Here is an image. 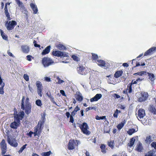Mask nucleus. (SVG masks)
Listing matches in <instances>:
<instances>
[{"mask_svg":"<svg viewBox=\"0 0 156 156\" xmlns=\"http://www.w3.org/2000/svg\"><path fill=\"white\" fill-rule=\"evenodd\" d=\"M156 50V47H153L147 50L144 54V56H147L149 55L151 53Z\"/></svg>","mask_w":156,"mask_h":156,"instance_id":"dca6fc26","label":"nucleus"},{"mask_svg":"<svg viewBox=\"0 0 156 156\" xmlns=\"http://www.w3.org/2000/svg\"><path fill=\"white\" fill-rule=\"evenodd\" d=\"M114 142L113 141H111L110 142H109L108 143V145L112 149H113L114 147Z\"/></svg>","mask_w":156,"mask_h":156,"instance_id":"c03bdc74","label":"nucleus"},{"mask_svg":"<svg viewBox=\"0 0 156 156\" xmlns=\"http://www.w3.org/2000/svg\"><path fill=\"white\" fill-rule=\"evenodd\" d=\"M32 56L30 55H28L27 56V59L29 61L31 60V58Z\"/></svg>","mask_w":156,"mask_h":156,"instance_id":"774afa93","label":"nucleus"},{"mask_svg":"<svg viewBox=\"0 0 156 156\" xmlns=\"http://www.w3.org/2000/svg\"><path fill=\"white\" fill-rule=\"evenodd\" d=\"M45 80L47 82H50L51 81L50 78L48 77H44Z\"/></svg>","mask_w":156,"mask_h":156,"instance_id":"338daca9","label":"nucleus"},{"mask_svg":"<svg viewBox=\"0 0 156 156\" xmlns=\"http://www.w3.org/2000/svg\"><path fill=\"white\" fill-rule=\"evenodd\" d=\"M135 141V139L134 137H132L130 140L129 143L128 144L129 146L130 147H131L133 145Z\"/></svg>","mask_w":156,"mask_h":156,"instance_id":"393cba45","label":"nucleus"},{"mask_svg":"<svg viewBox=\"0 0 156 156\" xmlns=\"http://www.w3.org/2000/svg\"><path fill=\"white\" fill-rule=\"evenodd\" d=\"M42 63L44 67H47L54 63V61L50 58L45 57L42 58Z\"/></svg>","mask_w":156,"mask_h":156,"instance_id":"39448f33","label":"nucleus"},{"mask_svg":"<svg viewBox=\"0 0 156 156\" xmlns=\"http://www.w3.org/2000/svg\"><path fill=\"white\" fill-rule=\"evenodd\" d=\"M155 151L154 150L150 151L148 153L147 156H156Z\"/></svg>","mask_w":156,"mask_h":156,"instance_id":"f704fd0d","label":"nucleus"},{"mask_svg":"<svg viewBox=\"0 0 156 156\" xmlns=\"http://www.w3.org/2000/svg\"><path fill=\"white\" fill-rule=\"evenodd\" d=\"M80 143V141L77 140H70L68 144V149L69 150H72L75 147L78 146V144Z\"/></svg>","mask_w":156,"mask_h":156,"instance_id":"f03ea898","label":"nucleus"},{"mask_svg":"<svg viewBox=\"0 0 156 156\" xmlns=\"http://www.w3.org/2000/svg\"><path fill=\"white\" fill-rule=\"evenodd\" d=\"M51 101L52 102L53 104H55L56 105H58L57 103L55 102V101L54 100V98L53 97H51L50 98Z\"/></svg>","mask_w":156,"mask_h":156,"instance_id":"13d9d810","label":"nucleus"},{"mask_svg":"<svg viewBox=\"0 0 156 156\" xmlns=\"http://www.w3.org/2000/svg\"><path fill=\"white\" fill-rule=\"evenodd\" d=\"M57 47L60 50H63L66 49V48L64 45L61 44H59L57 46Z\"/></svg>","mask_w":156,"mask_h":156,"instance_id":"c85d7f7f","label":"nucleus"},{"mask_svg":"<svg viewBox=\"0 0 156 156\" xmlns=\"http://www.w3.org/2000/svg\"><path fill=\"white\" fill-rule=\"evenodd\" d=\"M143 147L142 144L140 143L137 146L136 150L137 151L139 152H141L143 150Z\"/></svg>","mask_w":156,"mask_h":156,"instance_id":"7c9ffc66","label":"nucleus"},{"mask_svg":"<svg viewBox=\"0 0 156 156\" xmlns=\"http://www.w3.org/2000/svg\"><path fill=\"white\" fill-rule=\"evenodd\" d=\"M16 24V22L15 21L13 20L9 22L8 21H6L5 24V26L6 27L7 30H10L13 29Z\"/></svg>","mask_w":156,"mask_h":156,"instance_id":"423d86ee","label":"nucleus"},{"mask_svg":"<svg viewBox=\"0 0 156 156\" xmlns=\"http://www.w3.org/2000/svg\"><path fill=\"white\" fill-rule=\"evenodd\" d=\"M141 96L138 98V101L141 102L145 101L148 97V93L145 92H142L141 93Z\"/></svg>","mask_w":156,"mask_h":156,"instance_id":"9d476101","label":"nucleus"},{"mask_svg":"<svg viewBox=\"0 0 156 156\" xmlns=\"http://www.w3.org/2000/svg\"><path fill=\"white\" fill-rule=\"evenodd\" d=\"M20 126L19 124L16 122H12L10 125V127L13 129H16Z\"/></svg>","mask_w":156,"mask_h":156,"instance_id":"412c9836","label":"nucleus"},{"mask_svg":"<svg viewBox=\"0 0 156 156\" xmlns=\"http://www.w3.org/2000/svg\"><path fill=\"white\" fill-rule=\"evenodd\" d=\"M33 132L30 131L29 133H27V135H28L29 136L31 137H32V135L33 134Z\"/></svg>","mask_w":156,"mask_h":156,"instance_id":"0e129e2a","label":"nucleus"},{"mask_svg":"<svg viewBox=\"0 0 156 156\" xmlns=\"http://www.w3.org/2000/svg\"><path fill=\"white\" fill-rule=\"evenodd\" d=\"M92 109H94V110H96V107H90L87 108L86 109V110L87 112L89 110Z\"/></svg>","mask_w":156,"mask_h":156,"instance_id":"3c124183","label":"nucleus"},{"mask_svg":"<svg viewBox=\"0 0 156 156\" xmlns=\"http://www.w3.org/2000/svg\"><path fill=\"white\" fill-rule=\"evenodd\" d=\"M44 122L39 120L38 122L37 125L34 128L38 129V130L41 132L44 127Z\"/></svg>","mask_w":156,"mask_h":156,"instance_id":"4468645a","label":"nucleus"},{"mask_svg":"<svg viewBox=\"0 0 156 156\" xmlns=\"http://www.w3.org/2000/svg\"><path fill=\"white\" fill-rule=\"evenodd\" d=\"M79 127L83 133L87 135H88L90 133V132L88 130L89 127L85 122H83L82 124L80 125Z\"/></svg>","mask_w":156,"mask_h":156,"instance_id":"7ed1b4c3","label":"nucleus"},{"mask_svg":"<svg viewBox=\"0 0 156 156\" xmlns=\"http://www.w3.org/2000/svg\"><path fill=\"white\" fill-rule=\"evenodd\" d=\"M46 114L45 113H44L43 115H41V120H40V121H41L43 122H45V116H46Z\"/></svg>","mask_w":156,"mask_h":156,"instance_id":"37998d69","label":"nucleus"},{"mask_svg":"<svg viewBox=\"0 0 156 156\" xmlns=\"http://www.w3.org/2000/svg\"><path fill=\"white\" fill-rule=\"evenodd\" d=\"M9 4H10L9 3H5V9H4L5 13L8 12L7 8V5H9Z\"/></svg>","mask_w":156,"mask_h":156,"instance_id":"4d7b16f0","label":"nucleus"},{"mask_svg":"<svg viewBox=\"0 0 156 156\" xmlns=\"http://www.w3.org/2000/svg\"><path fill=\"white\" fill-rule=\"evenodd\" d=\"M51 153V152L50 151L47 152H44L42 153V156H49L50 155Z\"/></svg>","mask_w":156,"mask_h":156,"instance_id":"de8ad7c7","label":"nucleus"},{"mask_svg":"<svg viewBox=\"0 0 156 156\" xmlns=\"http://www.w3.org/2000/svg\"><path fill=\"white\" fill-rule=\"evenodd\" d=\"M147 74L148 75V79L150 80L151 82H154V80L155 79L154 74L152 73H149L148 72L147 73Z\"/></svg>","mask_w":156,"mask_h":156,"instance_id":"aec40b11","label":"nucleus"},{"mask_svg":"<svg viewBox=\"0 0 156 156\" xmlns=\"http://www.w3.org/2000/svg\"><path fill=\"white\" fill-rule=\"evenodd\" d=\"M73 115H71L70 117V120L69 122L73 123L74 122V119L73 118Z\"/></svg>","mask_w":156,"mask_h":156,"instance_id":"bf43d9fd","label":"nucleus"},{"mask_svg":"<svg viewBox=\"0 0 156 156\" xmlns=\"http://www.w3.org/2000/svg\"><path fill=\"white\" fill-rule=\"evenodd\" d=\"M97 63L98 66L101 67H106V63L105 61L102 60H98L97 61Z\"/></svg>","mask_w":156,"mask_h":156,"instance_id":"6ab92c4d","label":"nucleus"},{"mask_svg":"<svg viewBox=\"0 0 156 156\" xmlns=\"http://www.w3.org/2000/svg\"><path fill=\"white\" fill-rule=\"evenodd\" d=\"M127 89L128 90V93H131L132 92V84H129L127 86Z\"/></svg>","mask_w":156,"mask_h":156,"instance_id":"58836bf2","label":"nucleus"},{"mask_svg":"<svg viewBox=\"0 0 156 156\" xmlns=\"http://www.w3.org/2000/svg\"><path fill=\"white\" fill-rule=\"evenodd\" d=\"M24 115L25 114L24 112L23 111H22L20 112V113H19L18 114H17L16 115L18 117H19L20 119L21 120L23 118Z\"/></svg>","mask_w":156,"mask_h":156,"instance_id":"cd10ccee","label":"nucleus"},{"mask_svg":"<svg viewBox=\"0 0 156 156\" xmlns=\"http://www.w3.org/2000/svg\"><path fill=\"white\" fill-rule=\"evenodd\" d=\"M94 96L98 101L101 98L102 95L101 94H97Z\"/></svg>","mask_w":156,"mask_h":156,"instance_id":"49530a36","label":"nucleus"},{"mask_svg":"<svg viewBox=\"0 0 156 156\" xmlns=\"http://www.w3.org/2000/svg\"><path fill=\"white\" fill-rule=\"evenodd\" d=\"M72 58L73 59L76 61H78L79 60V58L77 56L73 55L71 56Z\"/></svg>","mask_w":156,"mask_h":156,"instance_id":"8fccbe9b","label":"nucleus"},{"mask_svg":"<svg viewBox=\"0 0 156 156\" xmlns=\"http://www.w3.org/2000/svg\"><path fill=\"white\" fill-rule=\"evenodd\" d=\"M56 79L58 80V83L59 84H61V83H63L64 82V81L61 80L60 78L58 76H57L56 77Z\"/></svg>","mask_w":156,"mask_h":156,"instance_id":"09e8293b","label":"nucleus"},{"mask_svg":"<svg viewBox=\"0 0 156 156\" xmlns=\"http://www.w3.org/2000/svg\"><path fill=\"white\" fill-rule=\"evenodd\" d=\"M75 97L76 99L77 100V101H82L83 99V96L81 94L76 95Z\"/></svg>","mask_w":156,"mask_h":156,"instance_id":"bb28decb","label":"nucleus"},{"mask_svg":"<svg viewBox=\"0 0 156 156\" xmlns=\"http://www.w3.org/2000/svg\"><path fill=\"white\" fill-rule=\"evenodd\" d=\"M113 96L115 99H116V98L118 99V98H120V97L119 95H118L117 94H114L113 95Z\"/></svg>","mask_w":156,"mask_h":156,"instance_id":"052dcab7","label":"nucleus"},{"mask_svg":"<svg viewBox=\"0 0 156 156\" xmlns=\"http://www.w3.org/2000/svg\"><path fill=\"white\" fill-rule=\"evenodd\" d=\"M51 46L50 45L47 46L42 52L41 54L43 55H45L48 54L50 51Z\"/></svg>","mask_w":156,"mask_h":156,"instance_id":"a211bd4d","label":"nucleus"},{"mask_svg":"<svg viewBox=\"0 0 156 156\" xmlns=\"http://www.w3.org/2000/svg\"><path fill=\"white\" fill-rule=\"evenodd\" d=\"M151 146L152 148H154V149L156 150V142H153L151 144Z\"/></svg>","mask_w":156,"mask_h":156,"instance_id":"864d4df0","label":"nucleus"},{"mask_svg":"<svg viewBox=\"0 0 156 156\" xmlns=\"http://www.w3.org/2000/svg\"><path fill=\"white\" fill-rule=\"evenodd\" d=\"M29 99L28 97L25 100V104H31V103L29 102Z\"/></svg>","mask_w":156,"mask_h":156,"instance_id":"680f3d73","label":"nucleus"},{"mask_svg":"<svg viewBox=\"0 0 156 156\" xmlns=\"http://www.w3.org/2000/svg\"><path fill=\"white\" fill-rule=\"evenodd\" d=\"M36 104L38 106H41L42 105L41 101L40 99L37 100L35 101Z\"/></svg>","mask_w":156,"mask_h":156,"instance_id":"ea45409f","label":"nucleus"},{"mask_svg":"<svg viewBox=\"0 0 156 156\" xmlns=\"http://www.w3.org/2000/svg\"><path fill=\"white\" fill-rule=\"evenodd\" d=\"M80 110V108L77 106L75 108L74 110L72 112L71 115L74 116L76 114V113L78 111Z\"/></svg>","mask_w":156,"mask_h":156,"instance_id":"c756f323","label":"nucleus"},{"mask_svg":"<svg viewBox=\"0 0 156 156\" xmlns=\"http://www.w3.org/2000/svg\"><path fill=\"white\" fill-rule=\"evenodd\" d=\"M33 43L34 44V46L36 47L40 48L41 46L40 44H37V41L35 40H34Z\"/></svg>","mask_w":156,"mask_h":156,"instance_id":"6e6d98bb","label":"nucleus"},{"mask_svg":"<svg viewBox=\"0 0 156 156\" xmlns=\"http://www.w3.org/2000/svg\"><path fill=\"white\" fill-rule=\"evenodd\" d=\"M155 137V135L154 134L150 135L146 137L145 142L147 144H150L154 140Z\"/></svg>","mask_w":156,"mask_h":156,"instance_id":"9b49d317","label":"nucleus"},{"mask_svg":"<svg viewBox=\"0 0 156 156\" xmlns=\"http://www.w3.org/2000/svg\"><path fill=\"white\" fill-rule=\"evenodd\" d=\"M95 119L97 120L103 119H106V116H99L98 115H97L96 116Z\"/></svg>","mask_w":156,"mask_h":156,"instance_id":"a18cd8bd","label":"nucleus"},{"mask_svg":"<svg viewBox=\"0 0 156 156\" xmlns=\"http://www.w3.org/2000/svg\"><path fill=\"white\" fill-rule=\"evenodd\" d=\"M25 97L23 96L21 100V109L23 110H25V113L28 115L31 112V104H24L25 99Z\"/></svg>","mask_w":156,"mask_h":156,"instance_id":"f257e3e1","label":"nucleus"},{"mask_svg":"<svg viewBox=\"0 0 156 156\" xmlns=\"http://www.w3.org/2000/svg\"><path fill=\"white\" fill-rule=\"evenodd\" d=\"M27 145V144H26L22 146L20 150L18 151V152L19 154L21 153L23 150L26 148V146Z\"/></svg>","mask_w":156,"mask_h":156,"instance_id":"4c0bfd02","label":"nucleus"},{"mask_svg":"<svg viewBox=\"0 0 156 156\" xmlns=\"http://www.w3.org/2000/svg\"><path fill=\"white\" fill-rule=\"evenodd\" d=\"M23 78L26 81H27L29 80V76L27 74H24Z\"/></svg>","mask_w":156,"mask_h":156,"instance_id":"5fc2aeb1","label":"nucleus"},{"mask_svg":"<svg viewBox=\"0 0 156 156\" xmlns=\"http://www.w3.org/2000/svg\"><path fill=\"white\" fill-rule=\"evenodd\" d=\"M1 148L2 151L1 154H4L7 151V145L4 139H2L0 143Z\"/></svg>","mask_w":156,"mask_h":156,"instance_id":"1a4fd4ad","label":"nucleus"},{"mask_svg":"<svg viewBox=\"0 0 156 156\" xmlns=\"http://www.w3.org/2000/svg\"><path fill=\"white\" fill-rule=\"evenodd\" d=\"M34 132H33V134H34V136H37L38 137H39L40 135L41 132L38 130V129H36L34 128Z\"/></svg>","mask_w":156,"mask_h":156,"instance_id":"5701e85b","label":"nucleus"},{"mask_svg":"<svg viewBox=\"0 0 156 156\" xmlns=\"http://www.w3.org/2000/svg\"><path fill=\"white\" fill-rule=\"evenodd\" d=\"M150 111L154 115L156 114V109L154 106H150L149 109Z\"/></svg>","mask_w":156,"mask_h":156,"instance_id":"a878e982","label":"nucleus"},{"mask_svg":"<svg viewBox=\"0 0 156 156\" xmlns=\"http://www.w3.org/2000/svg\"><path fill=\"white\" fill-rule=\"evenodd\" d=\"M121 112L118 109H116L115 112L113 114V116L115 118H117L118 117V114L119 113H120Z\"/></svg>","mask_w":156,"mask_h":156,"instance_id":"72a5a7b5","label":"nucleus"},{"mask_svg":"<svg viewBox=\"0 0 156 156\" xmlns=\"http://www.w3.org/2000/svg\"><path fill=\"white\" fill-rule=\"evenodd\" d=\"M5 84L4 83H3L2 86L0 87V94H3L4 93L3 88L5 86Z\"/></svg>","mask_w":156,"mask_h":156,"instance_id":"79ce46f5","label":"nucleus"},{"mask_svg":"<svg viewBox=\"0 0 156 156\" xmlns=\"http://www.w3.org/2000/svg\"><path fill=\"white\" fill-rule=\"evenodd\" d=\"M138 117L140 119L143 118L146 115L145 110L142 108L139 110L137 112Z\"/></svg>","mask_w":156,"mask_h":156,"instance_id":"ddd939ff","label":"nucleus"},{"mask_svg":"<svg viewBox=\"0 0 156 156\" xmlns=\"http://www.w3.org/2000/svg\"><path fill=\"white\" fill-rule=\"evenodd\" d=\"M7 53L10 56L13 57H15V56L12 54L8 50L7 51Z\"/></svg>","mask_w":156,"mask_h":156,"instance_id":"69168bd1","label":"nucleus"},{"mask_svg":"<svg viewBox=\"0 0 156 156\" xmlns=\"http://www.w3.org/2000/svg\"><path fill=\"white\" fill-rule=\"evenodd\" d=\"M124 123L123 122H121L117 126V128L119 130L121 129L124 126Z\"/></svg>","mask_w":156,"mask_h":156,"instance_id":"e433bc0d","label":"nucleus"},{"mask_svg":"<svg viewBox=\"0 0 156 156\" xmlns=\"http://www.w3.org/2000/svg\"><path fill=\"white\" fill-rule=\"evenodd\" d=\"M100 148L101 149V151L103 153H106L105 146L104 144H101L100 146Z\"/></svg>","mask_w":156,"mask_h":156,"instance_id":"2f4dec72","label":"nucleus"},{"mask_svg":"<svg viewBox=\"0 0 156 156\" xmlns=\"http://www.w3.org/2000/svg\"><path fill=\"white\" fill-rule=\"evenodd\" d=\"M136 132L135 129L132 128L129 129L127 131V133L129 135H132L133 133Z\"/></svg>","mask_w":156,"mask_h":156,"instance_id":"473e14b6","label":"nucleus"},{"mask_svg":"<svg viewBox=\"0 0 156 156\" xmlns=\"http://www.w3.org/2000/svg\"><path fill=\"white\" fill-rule=\"evenodd\" d=\"M21 49L22 52L24 53H28L30 51V48L27 45H23L21 46Z\"/></svg>","mask_w":156,"mask_h":156,"instance_id":"2eb2a0df","label":"nucleus"},{"mask_svg":"<svg viewBox=\"0 0 156 156\" xmlns=\"http://www.w3.org/2000/svg\"><path fill=\"white\" fill-rule=\"evenodd\" d=\"M77 73L81 75H86L88 73L89 70L83 66H79L77 69Z\"/></svg>","mask_w":156,"mask_h":156,"instance_id":"6e6552de","label":"nucleus"},{"mask_svg":"<svg viewBox=\"0 0 156 156\" xmlns=\"http://www.w3.org/2000/svg\"><path fill=\"white\" fill-rule=\"evenodd\" d=\"M20 118H19V117H18L16 115L14 116V122H16L17 123H18L19 124V125H20Z\"/></svg>","mask_w":156,"mask_h":156,"instance_id":"c9c22d12","label":"nucleus"},{"mask_svg":"<svg viewBox=\"0 0 156 156\" xmlns=\"http://www.w3.org/2000/svg\"><path fill=\"white\" fill-rule=\"evenodd\" d=\"M97 101V100L95 98V96H94V97L92 98H91L90 99V101L91 102H93L94 101Z\"/></svg>","mask_w":156,"mask_h":156,"instance_id":"e2e57ef3","label":"nucleus"},{"mask_svg":"<svg viewBox=\"0 0 156 156\" xmlns=\"http://www.w3.org/2000/svg\"><path fill=\"white\" fill-rule=\"evenodd\" d=\"M92 58L93 60H95L98 59V56L97 54L92 53Z\"/></svg>","mask_w":156,"mask_h":156,"instance_id":"603ef678","label":"nucleus"},{"mask_svg":"<svg viewBox=\"0 0 156 156\" xmlns=\"http://www.w3.org/2000/svg\"><path fill=\"white\" fill-rule=\"evenodd\" d=\"M30 6L33 11L34 14H37L38 11L37 5L34 3H31L30 4Z\"/></svg>","mask_w":156,"mask_h":156,"instance_id":"f3484780","label":"nucleus"},{"mask_svg":"<svg viewBox=\"0 0 156 156\" xmlns=\"http://www.w3.org/2000/svg\"><path fill=\"white\" fill-rule=\"evenodd\" d=\"M20 7L21 10L22 11L24 10L26 11L25 8L24 6V5H23V3L22 2H21V3L20 4H17ZM23 12V11H22Z\"/></svg>","mask_w":156,"mask_h":156,"instance_id":"a19ab883","label":"nucleus"},{"mask_svg":"<svg viewBox=\"0 0 156 156\" xmlns=\"http://www.w3.org/2000/svg\"><path fill=\"white\" fill-rule=\"evenodd\" d=\"M123 73L122 70L117 71L114 74V77L116 78H118L121 76Z\"/></svg>","mask_w":156,"mask_h":156,"instance_id":"4be33fe9","label":"nucleus"},{"mask_svg":"<svg viewBox=\"0 0 156 156\" xmlns=\"http://www.w3.org/2000/svg\"><path fill=\"white\" fill-rule=\"evenodd\" d=\"M0 31L1 35L2 38L5 40H8V37L7 36L4 34L3 31L2 30L0 29Z\"/></svg>","mask_w":156,"mask_h":156,"instance_id":"b1692460","label":"nucleus"},{"mask_svg":"<svg viewBox=\"0 0 156 156\" xmlns=\"http://www.w3.org/2000/svg\"><path fill=\"white\" fill-rule=\"evenodd\" d=\"M7 141L8 143L12 147H16L18 145L16 139L14 138L11 135L7 136Z\"/></svg>","mask_w":156,"mask_h":156,"instance_id":"20e7f679","label":"nucleus"},{"mask_svg":"<svg viewBox=\"0 0 156 156\" xmlns=\"http://www.w3.org/2000/svg\"><path fill=\"white\" fill-rule=\"evenodd\" d=\"M52 55L54 56L60 57L61 58L68 57V54L67 53L58 50L53 51Z\"/></svg>","mask_w":156,"mask_h":156,"instance_id":"0eeeda50","label":"nucleus"},{"mask_svg":"<svg viewBox=\"0 0 156 156\" xmlns=\"http://www.w3.org/2000/svg\"><path fill=\"white\" fill-rule=\"evenodd\" d=\"M36 85L37 87V91L38 94L41 97L42 89L41 88L42 84L41 82L37 81L36 83Z\"/></svg>","mask_w":156,"mask_h":156,"instance_id":"f8f14e48","label":"nucleus"}]
</instances>
